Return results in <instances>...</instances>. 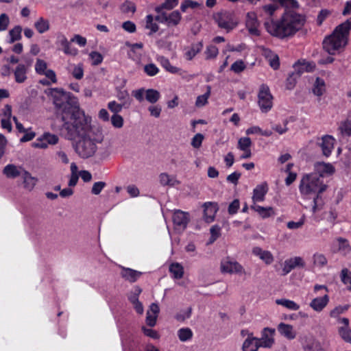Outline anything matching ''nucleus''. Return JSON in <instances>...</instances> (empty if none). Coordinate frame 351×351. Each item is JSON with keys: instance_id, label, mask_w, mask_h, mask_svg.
I'll return each mask as SVG.
<instances>
[{"instance_id": "nucleus-1", "label": "nucleus", "mask_w": 351, "mask_h": 351, "mask_svg": "<svg viewBox=\"0 0 351 351\" xmlns=\"http://www.w3.org/2000/svg\"><path fill=\"white\" fill-rule=\"evenodd\" d=\"M60 133L65 138L75 141L73 148L82 159L93 157L98 149V145L104 141L101 130L91 125V118L85 116L73 123L60 126Z\"/></svg>"}, {"instance_id": "nucleus-2", "label": "nucleus", "mask_w": 351, "mask_h": 351, "mask_svg": "<svg viewBox=\"0 0 351 351\" xmlns=\"http://www.w3.org/2000/svg\"><path fill=\"white\" fill-rule=\"evenodd\" d=\"M45 93L53 99V104L62 122L61 126H64L67 123H73L86 116L84 112L80 108L75 101V97L71 93L60 88H49Z\"/></svg>"}, {"instance_id": "nucleus-3", "label": "nucleus", "mask_w": 351, "mask_h": 351, "mask_svg": "<svg viewBox=\"0 0 351 351\" xmlns=\"http://www.w3.org/2000/svg\"><path fill=\"white\" fill-rule=\"evenodd\" d=\"M305 16L293 10L287 9L278 21H265L267 32L273 36L283 39L292 36L304 25Z\"/></svg>"}, {"instance_id": "nucleus-4", "label": "nucleus", "mask_w": 351, "mask_h": 351, "mask_svg": "<svg viewBox=\"0 0 351 351\" xmlns=\"http://www.w3.org/2000/svg\"><path fill=\"white\" fill-rule=\"evenodd\" d=\"M305 16L293 10L287 9L278 21H265L267 32L273 36L283 39L292 36L304 25Z\"/></svg>"}, {"instance_id": "nucleus-5", "label": "nucleus", "mask_w": 351, "mask_h": 351, "mask_svg": "<svg viewBox=\"0 0 351 351\" xmlns=\"http://www.w3.org/2000/svg\"><path fill=\"white\" fill-rule=\"evenodd\" d=\"M350 29L351 17L336 27L332 34L325 38L322 43L324 49L330 55L335 54L336 51L347 45Z\"/></svg>"}, {"instance_id": "nucleus-6", "label": "nucleus", "mask_w": 351, "mask_h": 351, "mask_svg": "<svg viewBox=\"0 0 351 351\" xmlns=\"http://www.w3.org/2000/svg\"><path fill=\"white\" fill-rule=\"evenodd\" d=\"M324 176L318 173H311L304 176L300 181L299 190L302 195H315L313 197V212L315 213L317 209V200L319 194L326 191L327 186L323 182Z\"/></svg>"}, {"instance_id": "nucleus-7", "label": "nucleus", "mask_w": 351, "mask_h": 351, "mask_svg": "<svg viewBox=\"0 0 351 351\" xmlns=\"http://www.w3.org/2000/svg\"><path fill=\"white\" fill-rule=\"evenodd\" d=\"M214 19L218 26L226 29L227 32L232 30L237 25L234 14L229 11H222L217 13L214 16Z\"/></svg>"}, {"instance_id": "nucleus-8", "label": "nucleus", "mask_w": 351, "mask_h": 351, "mask_svg": "<svg viewBox=\"0 0 351 351\" xmlns=\"http://www.w3.org/2000/svg\"><path fill=\"white\" fill-rule=\"evenodd\" d=\"M258 106L263 112H267L272 108L273 97L267 86L262 85L258 93Z\"/></svg>"}, {"instance_id": "nucleus-9", "label": "nucleus", "mask_w": 351, "mask_h": 351, "mask_svg": "<svg viewBox=\"0 0 351 351\" xmlns=\"http://www.w3.org/2000/svg\"><path fill=\"white\" fill-rule=\"evenodd\" d=\"M181 19V14L178 10L173 11L170 14L162 12L155 18L157 21L166 23L168 27L177 26L180 23Z\"/></svg>"}, {"instance_id": "nucleus-10", "label": "nucleus", "mask_w": 351, "mask_h": 351, "mask_svg": "<svg viewBox=\"0 0 351 351\" xmlns=\"http://www.w3.org/2000/svg\"><path fill=\"white\" fill-rule=\"evenodd\" d=\"M335 139L330 135H325L322 137L320 142L317 145L321 148L322 154L328 157L330 156L332 149H334Z\"/></svg>"}, {"instance_id": "nucleus-11", "label": "nucleus", "mask_w": 351, "mask_h": 351, "mask_svg": "<svg viewBox=\"0 0 351 351\" xmlns=\"http://www.w3.org/2000/svg\"><path fill=\"white\" fill-rule=\"evenodd\" d=\"M275 334V329L270 328H265L262 331L261 338L260 340L261 347L269 348L274 343V335Z\"/></svg>"}, {"instance_id": "nucleus-12", "label": "nucleus", "mask_w": 351, "mask_h": 351, "mask_svg": "<svg viewBox=\"0 0 351 351\" xmlns=\"http://www.w3.org/2000/svg\"><path fill=\"white\" fill-rule=\"evenodd\" d=\"M25 169L21 166H17L14 164L7 165L3 169V174L9 179H14L22 176Z\"/></svg>"}, {"instance_id": "nucleus-13", "label": "nucleus", "mask_w": 351, "mask_h": 351, "mask_svg": "<svg viewBox=\"0 0 351 351\" xmlns=\"http://www.w3.org/2000/svg\"><path fill=\"white\" fill-rule=\"evenodd\" d=\"M304 266L305 263L302 258L300 256H295L294 258L287 259L285 261L284 267L282 269L283 275L288 274L292 269L297 267H304Z\"/></svg>"}, {"instance_id": "nucleus-14", "label": "nucleus", "mask_w": 351, "mask_h": 351, "mask_svg": "<svg viewBox=\"0 0 351 351\" xmlns=\"http://www.w3.org/2000/svg\"><path fill=\"white\" fill-rule=\"evenodd\" d=\"M204 206V218L206 223H209L214 221L215 214L218 210L217 205L213 202H206Z\"/></svg>"}, {"instance_id": "nucleus-15", "label": "nucleus", "mask_w": 351, "mask_h": 351, "mask_svg": "<svg viewBox=\"0 0 351 351\" xmlns=\"http://www.w3.org/2000/svg\"><path fill=\"white\" fill-rule=\"evenodd\" d=\"M173 221L175 226L185 229L189 221V213L177 210L173 215Z\"/></svg>"}, {"instance_id": "nucleus-16", "label": "nucleus", "mask_w": 351, "mask_h": 351, "mask_svg": "<svg viewBox=\"0 0 351 351\" xmlns=\"http://www.w3.org/2000/svg\"><path fill=\"white\" fill-rule=\"evenodd\" d=\"M221 270L223 273H241L243 267L236 261H223L221 263Z\"/></svg>"}, {"instance_id": "nucleus-17", "label": "nucleus", "mask_w": 351, "mask_h": 351, "mask_svg": "<svg viewBox=\"0 0 351 351\" xmlns=\"http://www.w3.org/2000/svg\"><path fill=\"white\" fill-rule=\"evenodd\" d=\"M260 347L259 339L252 337V335L250 334L244 341L242 349L243 351H257Z\"/></svg>"}, {"instance_id": "nucleus-18", "label": "nucleus", "mask_w": 351, "mask_h": 351, "mask_svg": "<svg viewBox=\"0 0 351 351\" xmlns=\"http://www.w3.org/2000/svg\"><path fill=\"white\" fill-rule=\"evenodd\" d=\"M246 27L249 32L254 36H259L260 32L258 29V23L254 13H247L246 20Z\"/></svg>"}, {"instance_id": "nucleus-19", "label": "nucleus", "mask_w": 351, "mask_h": 351, "mask_svg": "<svg viewBox=\"0 0 351 351\" xmlns=\"http://www.w3.org/2000/svg\"><path fill=\"white\" fill-rule=\"evenodd\" d=\"M329 302V297L327 294L323 297L314 298L310 303V306L315 311H322Z\"/></svg>"}, {"instance_id": "nucleus-20", "label": "nucleus", "mask_w": 351, "mask_h": 351, "mask_svg": "<svg viewBox=\"0 0 351 351\" xmlns=\"http://www.w3.org/2000/svg\"><path fill=\"white\" fill-rule=\"evenodd\" d=\"M252 253L258 256L267 265H270L274 261V256L269 251L263 250L259 247H255L252 250Z\"/></svg>"}, {"instance_id": "nucleus-21", "label": "nucleus", "mask_w": 351, "mask_h": 351, "mask_svg": "<svg viewBox=\"0 0 351 351\" xmlns=\"http://www.w3.org/2000/svg\"><path fill=\"white\" fill-rule=\"evenodd\" d=\"M121 276L130 282H136L142 275V272L130 269L123 267L121 271Z\"/></svg>"}, {"instance_id": "nucleus-22", "label": "nucleus", "mask_w": 351, "mask_h": 351, "mask_svg": "<svg viewBox=\"0 0 351 351\" xmlns=\"http://www.w3.org/2000/svg\"><path fill=\"white\" fill-rule=\"evenodd\" d=\"M278 332L289 339H293L296 336V332L291 325L285 323H280L278 326Z\"/></svg>"}, {"instance_id": "nucleus-23", "label": "nucleus", "mask_w": 351, "mask_h": 351, "mask_svg": "<svg viewBox=\"0 0 351 351\" xmlns=\"http://www.w3.org/2000/svg\"><path fill=\"white\" fill-rule=\"evenodd\" d=\"M27 66L23 64H19L14 72L15 81L19 84L23 83L27 80Z\"/></svg>"}, {"instance_id": "nucleus-24", "label": "nucleus", "mask_w": 351, "mask_h": 351, "mask_svg": "<svg viewBox=\"0 0 351 351\" xmlns=\"http://www.w3.org/2000/svg\"><path fill=\"white\" fill-rule=\"evenodd\" d=\"M267 185L266 183L258 185L253 191V201L261 202L264 200L265 196L267 193Z\"/></svg>"}, {"instance_id": "nucleus-25", "label": "nucleus", "mask_w": 351, "mask_h": 351, "mask_svg": "<svg viewBox=\"0 0 351 351\" xmlns=\"http://www.w3.org/2000/svg\"><path fill=\"white\" fill-rule=\"evenodd\" d=\"M251 208L257 212L263 219L274 216L276 214L272 207H263L254 204L251 206Z\"/></svg>"}, {"instance_id": "nucleus-26", "label": "nucleus", "mask_w": 351, "mask_h": 351, "mask_svg": "<svg viewBox=\"0 0 351 351\" xmlns=\"http://www.w3.org/2000/svg\"><path fill=\"white\" fill-rule=\"evenodd\" d=\"M157 61L168 72L175 74L180 72V69L171 64L169 59L164 56H158Z\"/></svg>"}, {"instance_id": "nucleus-27", "label": "nucleus", "mask_w": 351, "mask_h": 351, "mask_svg": "<svg viewBox=\"0 0 351 351\" xmlns=\"http://www.w3.org/2000/svg\"><path fill=\"white\" fill-rule=\"evenodd\" d=\"M21 177L23 179L24 187L29 191L32 190L36 184L35 178L26 170H25Z\"/></svg>"}, {"instance_id": "nucleus-28", "label": "nucleus", "mask_w": 351, "mask_h": 351, "mask_svg": "<svg viewBox=\"0 0 351 351\" xmlns=\"http://www.w3.org/2000/svg\"><path fill=\"white\" fill-rule=\"evenodd\" d=\"M34 27L40 34H43L49 29V22L47 19L40 17L34 23Z\"/></svg>"}, {"instance_id": "nucleus-29", "label": "nucleus", "mask_w": 351, "mask_h": 351, "mask_svg": "<svg viewBox=\"0 0 351 351\" xmlns=\"http://www.w3.org/2000/svg\"><path fill=\"white\" fill-rule=\"evenodd\" d=\"M169 271L173 274V278L176 279H180L184 275V268L178 263H172L169 266Z\"/></svg>"}, {"instance_id": "nucleus-30", "label": "nucleus", "mask_w": 351, "mask_h": 351, "mask_svg": "<svg viewBox=\"0 0 351 351\" xmlns=\"http://www.w3.org/2000/svg\"><path fill=\"white\" fill-rule=\"evenodd\" d=\"M178 0H166L165 2L155 8V11L160 14L164 9L170 10L178 5Z\"/></svg>"}, {"instance_id": "nucleus-31", "label": "nucleus", "mask_w": 351, "mask_h": 351, "mask_svg": "<svg viewBox=\"0 0 351 351\" xmlns=\"http://www.w3.org/2000/svg\"><path fill=\"white\" fill-rule=\"evenodd\" d=\"M325 82L323 79L317 77L313 88V92L315 95L321 96L325 92Z\"/></svg>"}, {"instance_id": "nucleus-32", "label": "nucleus", "mask_w": 351, "mask_h": 351, "mask_svg": "<svg viewBox=\"0 0 351 351\" xmlns=\"http://www.w3.org/2000/svg\"><path fill=\"white\" fill-rule=\"evenodd\" d=\"M160 97V94L157 90L149 88L145 92V99L151 104L156 103Z\"/></svg>"}, {"instance_id": "nucleus-33", "label": "nucleus", "mask_w": 351, "mask_h": 351, "mask_svg": "<svg viewBox=\"0 0 351 351\" xmlns=\"http://www.w3.org/2000/svg\"><path fill=\"white\" fill-rule=\"evenodd\" d=\"M206 89V92L204 94L197 97L195 106L197 108L202 107L208 103V99L210 95L211 87L210 86H207Z\"/></svg>"}, {"instance_id": "nucleus-34", "label": "nucleus", "mask_w": 351, "mask_h": 351, "mask_svg": "<svg viewBox=\"0 0 351 351\" xmlns=\"http://www.w3.org/2000/svg\"><path fill=\"white\" fill-rule=\"evenodd\" d=\"M22 27L20 25H16L14 28L10 30V43H13L15 41L19 40L21 38Z\"/></svg>"}, {"instance_id": "nucleus-35", "label": "nucleus", "mask_w": 351, "mask_h": 351, "mask_svg": "<svg viewBox=\"0 0 351 351\" xmlns=\"http://www.w3.org/2000/svg\"><path fill=\"white\" fill-rule=\"evenodd\" d=\"M277 304L282 305L289 310L297 311L300 306L295 302L287 299H278L276 301Z\"/></svg>"}, {"instance_id": "nucleus-36", "label": "nucleus", "mask_w": 351, "mask_h": 351, "mask_svg": "<svg viewBox=\"0 0 351 351\" xmlns=\"http://www.w3.org/2000/svg\"><path fill=\"white\" fill-rule=\"evenodd\" d=\"M178 336L181 341H186L192 338L193 332L190 328H184L178 331Z\"/></svg>"}, {"instance_id": "nucleus-37", "label": "nucleus", "mask_w": 351, "mask_h": 351, "mask_svg": "<svg viewBox=\"0 0 351 351\" xmlns=\"http://www.w3.org/2000/svg\"><path fill=\"white\" fill-rule=\"evenodd\" d=\"M313 260L314 265L320 267L326 265L328 263L326 256L320 253H315L313 256Z\"/></svg>"}, {"instance_id": "nucleus-38", "label": "nucleus", "mask_w": 351, "mask_h": 351, "mask_svg": "<svg viewBox=\"0 0 351 351\" xmlns=\"http://www.w3.org/2000/svg\"><path fill=\"white\" fill-rule=\"evenodd\" d=\"M317 168L321 171L319 174L323 176V173L332 174L335 171V169L331 164L321 162L318 163Z\"/></svg>"}, {"instance_id": "nucleus-39", "label": "nucleus", "mask_w": 351, "mask_h": 351, "mask_svg": "<svg viewBox=\"0 0 351 351\" xmlns=\"http://www.w3.org/2000/svg\"><path fill=\"white\" fill-rule=\"evenodd\" d=\"M143 71L147 75L153 77L158 73L159 69L154 63H149L144 66Z\"/></svg>"}, {"instance_id": "nucleus-40", "label": "nucleus", "mask_w": 351, "mask_h": 351, "mask_svg": "<svg viewBox=\"0 0 351 351\" xmlns=\"http://www.w3.org/2000/svg\"><path fill=\"white\" fill-rule=\"evenodd\" d=\"M221 228L215 225L213 226L210 229V237L208 243H214L221 236Z\"/></svg>"}, {"instance_id": "nucleus-41", "label": "nucleus", "mask_w": 351, "mask_h": 351, "mask_svg": "<svg viewBox=\"0 0 351 351\" xmlns=\"http://www.w3.org/2000/svg\"><path fill=\"white\" fill-rule=\"evenodd\" d=\"M47 62L41 59H37L35 64V71L36 73L38 75H43L45 73V71L47 70Z\"/></svg>"}, {"instance_id": "nucleus-42", "label": "nucleus", "mask_w": 351, "mask_h": 351, "mask_svg": "<svg viewBox=\"0 0 351 351\" xmlns=\"http://www.w3.org/2000/svg\"><path fill=\"white\" fill-rule=\"evenodd\" d=\"M124 106L125 102H123V104H118L115 101H112L108 103V108L114 113L113 114H118V113L122 110Z\"/></svg>"}, {"instance_id": "nucleus-43", "label": "nucleus", "mask_w": 351, "mask_h": 351, "mask_svg": "<svg viewBox=\"0 0 351 351\" xmlns=\"http://www.w3.org/2000/svg\"><path fill=\"white\" fill-rule=\"evenodd\" d=\"M142 289L136 286L134 287V291H132L128 296V300L133 304L138 301V296L141 293Z\"/></svg>"}, {"instance_id": "nucleus-44", "label": "nucleus", "mask_w": 351, "mask_h": 351, "mask_svg": "<svg viewBox=\"0 0 351 351\" xmlns=\"http://www.w3.org/2000/svg\"><path fill=\"white\" fill-rule=\"evenodd\" d=\"M160 182L163 186H175L176 184L179 183L177 180H173V182H171V177L165 173H162L160 175Z\"/></svg>"}, {"instance_id": "nucleus-45", "label": "nucleus", "mask_w": 351, "mask_h": 351, "mask_svg": "<svg viewBox=\"0 0 351 351\" xmlns=\"http://www.w3.org/2000/svg\"><path fill=\"white\" fill-rule=\"evenodd\" d=\"M201 5L200 3H199L197 1H193L192 0H185L184 1L180 6V10L184 12H186L187 8H196L197 7H199Z\"/></svg>"}, {"instance_id": "nucleus-46", "label": "nucleus", "mask_w": 351, "mask_h": 351, "mask_svg": "<svg viewBox=\"0 0 351 351\" xmlns=\"http://www.w3.org/2000/svg\"><path fill=\"white\" fill-rule=\"evenodd\" d=\"M339 333L343 339L351 343V330L349 327H340L339 328Z\"/></svg>"}, {"instance_id": "nucleus-47", "label": "nucleus", "mask_w": 351, "mask_h": 351, "mask_svg": "<svg viewBox=\"0 0 351 351\" xmlns=\"http://www.w3.org/2000/svg\"><path fill=\"white\" fill-rule=\"evenodd\" d=\"M341 132L347 136L351 135V121L346 120L341 123L339 125Z\"/></svg>"}, {"instance_id": "nucleus-48", "label": "nucleus", "mask_w": 351, "mask_h": 351, "mask_svg": "<svg viewBox=\"0 0 351 351\" xmlns=\"http://www.w3.org/2000/svg\"><path fill=\"white\" fill-rule=\"evenodd\" d=\"M252 145L251 139L249 137H243L239 138L238 141L237 147L240 150L246 149L247 148H250Z\"/></svg>"}, {"instance_id": "nucleus-49", "label": "nucleus", "mask_w": 351, "mask_h": 351, "mask_svg": "<svg viewBox=\"0 0 351 351\" xmlns=\"http://www.w3.org/2000/svg\"><path fill=\"white\" fill-rule=\"evenodd\" d=\"M305 351H324L321 344L316 341L309 342L305 347Z\"/></svg>"}, {"instance_id": "nucleus-50", "label": "nucleus", "mask_w": 351, "mask_h": 351, "mask_svg": "<svg viewBox=\"0 0 351 351\" xmlns=\"http://www.w3.org/2000/svg\"><path fill=\"white\" fill-rule=\"evenodd\" d=\"M112 125L116 128H121L123 125V119L119 114H113L110 118Z\"/></svg>"}, {"instance_id": "nucleus-51", "label": "nucleus", "mask_w": 351, "mask_h": 351, "mask_svg": "<svg viewBox=\"0 0 351 351\" xmlns=\"http://www.w3.org/2000/svg\"><path fill=\"white\" fill-rule=\"evenodd\" d=\"M90 58L92 60L93 65H99L103 61L102 55L97 51H92L89 54Z\"/></svg>"}, {"instance_id": "nucleus-52", "label": "nucleus", "mask_w": 351, "mask_h": 351, "mask_svg": "<svg viewBox=\"0 0 351 351\" xmlns=\"http://www.w3.org/2000/svg\"><path fill=\"white\" fill-rule=\"evenodd\" d=\"M245 67L246 66L243 61L237 60L231 65L230 69L236 73H239L244 71Z\"/></svg>"}, {"instance_id": "nucleus-53", "label": "nucleus", "mask_w": 351, "mask_h": 351, "mask_svg": "<svg viewBox=\"0 0 351 351\" xmlns=\"http://www.w3.org/2000/svg\"><path fill=\"white\" fill-rule=\"evenodd\" d=\"M278 6L276 5H274V4L266 5L263 7V10L269 16V18L267 19H266L265 21L272 20L271 17L274 14V12L278 9Z\"/></svg>"}, {"instance_id": "nucleus-54", "label": "nucleus", "mask_w": 351, "mask_h": 351, "mask_svg": "<svg viewBox=\"0 0 351 351\" xmlns=\"http://www.w3.org/2000/svg\"><path fill=\"white\" fill-rule=\"evenodd\" d=\"M293 75L298 77H300L304 72H306V69L304 68L303 63L300 61H298L293 65Z\"/></svg>"}, {"instance_id": "nucleus-55", "label": "nucleus", "mask_w": 351, "mask_h": 351, "mask_svg": "<svg viewBox=\"0 0 351 351\" xmlns=\"http://www.w3.org/2000/svg\"><path fill=\"white\" fill-rule=\"evenodd\" d=\"M341 280L345 284L351 285V272L346 268L343 269L341 272Z\"/></svg>"}, {"instance_id": "nucleus-56", "label": "nucleus", "mask_w": 351, "mask_h": 351, "mask_svg": "<svg viewBox=\"0 0 351 351\" xmlns=\"http://www.w3.org/2000/svg\"><path fill=\"white\" fill-rule=\"evenodd\" d=\"M72 75L76 80H81L83 77L84 69L82 64H79L74 67Z\"/></svg>"}, {"instance_id": "nucleus-57", "label": "nucleus", "mask_w": 351, "mask_h": 351, "mask_svg": "<svg viewBox=\"0 0 351 351\" xmlns=\"http://www.w3.org/2000/svg\"><path fill=\"white\" fill-rule=\"evenodd\" d=\"M43 140L47 142V145H55L58 141V137L55 134L50 133H45L43 135Z\"/></svg>"}, {"instance_id": "nucleus-58", "label": "nucleus", "mask_w": 351, "mask_h": 351, "mask_svg": "<svg viewBox=\"0 0 351 351\" xmlns=\"http://www.w3.org/2000/svg\"><path fill=\"white\" fill-rule=\"evenodd\" d=\"M106 185V184L104 182L100 181L95 182L92 187L91 193L94 195H99Z\"/></svg>"}, {"instance_id": "nucleus-59", "label": "nucleus", "mask_w": 351, "mask_h": 351, "mask_svg": "<svg viewBox=\"0 0 351 351\" xmlns=\"http://www.w3.org/2000/svg\"><path fill=\"white\" fill-rule=\"evenodd\" d=\"M204 139L203 134L198 133L196 134L191 141V145L195 148H199L201 147L202 141Z\"/></svg>"}, {"instance_id": "nucleus-60", "label": "nucleus", "mask_w": 351, "mask_h": 351, "mask_svg": "<svg viewBox=\"0 0 351 351\" xmlns=\"http://www.w3.org/2000/svg\"><path fill=\"white\" fill-rule=\"evenodd\" d=\"M350 307V305L346 304L344 306H339L335 307L332 311L330 312V316L331 317H337V315L346 312Z\"/></svg>"}, {"instance_id": "nucleus-61", "label": "nucleus", "mask_w": 351, "mask_h": 351, "mask_svg": "<svg viewBox=\"0 0 351 351\" xmlns=\"http://www.w3.org/2000/svg\"><path fill=\"white\" fill-rule=\"evenodd\" d=\"M9 17L6 14L0 15V31H5L9 25Z\"/></svg>"}, {"instance_id": "nucleus-62", "label": "nucleus", "mask_w": 351, "mask_h": 351, "mask_svg": "<svg viewBox=\"0 0 351 351\" xmlns=\"http://www.w3.org/2000/svg\"><path fill=\"white\" fill-rule=\"evenodd\" d=\"M122 10L123 12L128 13L132 12L134 13L136 11L135 4L131 1H125L122 5Z\"/></svg>"}, {"instance_id": "nucleus-63", "label": "nucleus", "mask_w": 351, "mask_h": 351, "mask_svg": "<svg viewBox=\"0 0 351 351\" xmlns=\"http://www.w3.org/2000/svg\"><path fill=\"white\" fill-rule=\"evenodd\" d=\"M239 199H236L233 200L228 206V213L230 215H234L237 213L239 208Z\"/></svg>"}, {"instance_id": "nucleus-64", "label": "nucleus", "mask_w": 351, "mask_h": 351, "mask_svg": "<svg viewBox=\"0 0 351 351\" xmlns=\"http://www.w3.org/2000/svg\"><path fill=\"white\" fill-rule=\"evenodd\" d=\"M122 27L124 30L130 33H134L136 29V25L130 21L123 23Z\"/></svg>"}]
</instances>
